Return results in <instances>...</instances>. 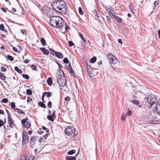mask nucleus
<instances>
[{
  "mask_svg": "<svg viewBox=\"0 0 160 160\" xmlns=\"http://www.w3.org/2000/svg\"><path fill=\"white\" fill-rule=\"evenodd\" d=\"M52 7L55 11L61 13L65 10L66 3L63 0L56 1L52 3Z\"/></svg>",
  "mask_w": 160,
  "mask_h": 160,
  "instance_id": "1",
  "label": "nucleus"
},
{
  "mask_svg": "<svg viewBox=\"0 0 160 160\" xmlns=\"http://www.w3.org/2000/svg\"><path fill=\"white\" fill-rule=\"evenodd\" d=\"M157 98L155 95L153 94H150L148 96L147 98V102L150 105L149 107L151 108L152 106L156 103Z\"/></svg>",
  "mask_w": 160,
  "mask_h": 160,
  "instance_id": "2",
  "label": "nucleus"
},
{
  "mask_svg": "<svg viewBox=\"0 0 160 160\" xmlns=\"http://www.w3.org/2000/svg\"><path fill=\"white\" fill-rule=\"evenodd\" d=\"M56 78L57 79V82L59 86L63 87L66 85L67 81L64 77L61 76L58 74L56 76Z\"/></svg>",
  "mask_w": 160,
  "mask_h": 160,
  "instance_id": "3",
  "label": "nucleus"
},
{
  "mask_svg": "<svg viewBox=\"0 0 160 160\" xmlns=\"http://www.w3.org/2000/svg\"><path fill=\"white\" fill-rule=\"evenodd\" d=\"M65 132L70 137L74 136L77 135L78 133V132L77 130H75L74 128L72 127V128H68L65 129Z\"/></svg>",
  "mask_w": 160,
  "mask_h": 160,
  "instance_id": "4",
  "label": "nucleus"
},
{
  "mask_svg": "<svg viewBox=\"0 0 160 160\" xmlns=\"http://www.w3.org/2000/svg\"><path fill=\"white\" fill-rule=\"evenodd\" d=\"M108 58L109 60V62L111 64H115L118 62V60L116 57L112 54L108 55Z\"/></svg>",
  "mask_w": 160,
  "mask_h": 160,
  "instance_id": "5",
  "label": "nucleus"
},
{
  "mask_svg": "<svg viewBox=\"0 0 160 160\" xmlns=\"http://www.w3.org/2000/svg\"><path fill=\"white\" fill-rule=\"evenodd\" d=\"M59 17L56 16H53L50 17V25L55 27L56 23L58 20H59Z\"/></svg>",
  "mask_w": 160,
  "mask_h": 160,
  "instance_id": "6",
  "label": "nucleus"
},
{
  "mask_svg": "<svg viewBox=\"0 0 160 160\" xmlns=\"http://www.w3.org/2000/svg\"><path fill=\"white\" fill-rule=\"evenodd\" d=\"M28 120V118H26L22 119L21 121V122L23 124V126L27 129H29L31 127V124L27 120Z\"/></svg>",
  "mask_w": 160,
  "mask_h": 160,
  "instance_id": "7",
  "label": "nucleus"
},
{
  "mask_svg": "<svg viewBox=\"0 0 160 160\" xmlns=\"http://www.w3.org/2000/svg\"><path fill=\"white\" fill-rule=\"evenodd\" d=\"M64 23V22L62 18L59 17V20H58L57 22L54 27L57 28L62 27Z\"/></svg>",
  "mask_w": 160,
  "mask_h": 160,
  "instance_id": "8",
  "label": "nucleus"
},
{
  "mask_svg": "<svg viewBox=\"0 0 160 160\" xmlns=\"http://www.w3.org/2000/svg\"><path fill=\"white\" fill-rule=\"evenodd\" d=\"M22 144H26L29 141V137L27 134L26 132L25 133H23L22 135Z\"/></svg>",
  "mask_w": 160,
  "mask_h": 160,
  "instance_id": "9",
  "label": "nucleus"
},
{
  "mask_svg": "<svg viewBox=\"0 0 160 160\" xmlns=\"http://www.w3.org/2000/svg\"><path fill=\"white\" fill-rule=\"evenodd\" d=\"M52 55L60 59L62 58L63 57V55L61 52L56 51H55L54 52L52 53Z\"/></svg>",
  "mask_w": 160,
  "mask_h": 160,
  "instance_id": "10",
  "label": "nucleus"
},
{
  "mask_svg": "<svg viewBox=\"0 0 160 160\" xmlns=\"http://www.w3.org/2000/svg\"><path fill=\"white\" fill-rule=\"evenodd\" d=\"M52 95V93L51 92H45L43 93L42 96V100L43 102H44V99L45 96L48 98L51 96Z\"/></svg>",
  "mask_w": 160,
  "mask_h": 160,
  "instance_id": "11",
  "label": "nucleus"
},
{
  "mask_svg": "<svg viewBox=\"0 0 160 160\" xmlns=\"http://www.w3.org/2000/svg\"><path fill=\"white\" fill-rule=\"evenodd\" d=\"M8 123L9 125V127L11 128H13L14 124L13 120L10 117H8Z\"/></svg>",
  "mask_w": 160,
  "mask_h": 160,
  "instance_id": "12",
  "label": "nucleus"
},
{
  "mask_svg": "<svg viewBox=\"0 0 160 160\" xmlns=\"http://www.w3.org/2000/svg\"><path fill=\"white\" fill-rule=\"evenodd\" d=\"M106 11L108 12L109 15L110 16H111L112 14H116V12H115L114 11L111 9H110V8H106Z\"/></svg>",
  "mask_w": 160,
  "mask_h": 160,
  "instance_id": "13",
  "label": "nucleus"
},
{
  "mask_svg": "<svg viewBox=\"0 0 160 160\" xmlns=\"http://www.w3.org/2000/svg\"><path fill=\"white\" fill-rule=\"evenodd\" d=\"M36 138L35 136H32L31 139V146H33L35 144L36 141Z\"/></svg>",
  "mask_w": 160,
  "mask_h": 160,
  "instance_id": "14",
  "label": "nucleus"
},
{
  "mask_svg": "<svg viewBox=\"0 0 160 160\" xmlns=\"http://www.w3.org/2000/svg\"><path fill=\"white\" fill-rule=\"evenodd\" d=\"M78 155L76 154L75 156H67L66 158V160H76V156Z\"/></svg>",
  "mask_w": 160,
  "mask_h": 160,
  "instance_id": "15",
  "label": "nucleus"
},
{
  "mask_svg": "<svg viewBox=\"0 0 160 160\" xmlns=\"http://www.w3.org/2000/svg\"><path fill=\"white\" fill-rule=\"evenodd\" d=\"M156 111L157 113L160 115V102H159L157 105Z\"/></svg>",
  "mask_w": 160,
  "mask_h": 160,
  "instance_id": "16",
  "label": "nucleus"
},
{
  "mask_svg": "<svg viewBox=\"0 0 160 160\" xmlns=\"http://www.w3.org/2000/svg\"><path fill=\"white\" fill-rule=\"evenodd\" d=\"M132 102L138 106L139 107H141V106L139 105V101L137 100H133L132 101Z\"/></svg>",
  "mask_w": 160,
  "mask_h": 160,
  "instance_id": "17",
  "label": "nucleus"
},
{
  "mask_svg": "<svg viewBox=\"0 0 160 160\" xmlns=\"http://www.w3.org/2000/svg\"><path fill=\"white\" fill-rule=\"evenodd\" d=\"M47 82L48 83V84L50 86H51L52 83V80L51 78L49 77L48 78V79L47 80Z\"/></svg>",
  "mask_w": 160,
  "mask_h": 160,
  "instance_id": "18",
  "label": "nucleus"
},
{
  "mask_svg": "<svg viewBox=\"0 0 160 160\" xmlns=\"http://www.w3.org/2000/svg\"><path fill=\"white\" fill-rule=\"evenodd\" d=\"M129 8L131 11L132 13H134V11H135L134 8L132 3H131L129 5Z\"/></svg>",
  "mask_w": 160,
  "mask_h": 160,
  "instance_id": "19",
  "label": "nucleus"
},
{
  "mask_svg": "<svg viewBox=\"0 0 160 160\" xmlns=\"http://www.w3.org/2000/svg\"><path fill=\"white\" fill-rule=\"evenodd\" d=\"M67 69L69 73H71L72 72L74 71L72 68L71 64L70 63H69V65L67 67Z\"/></svg>",
  "mask_w": 160,
  "mask_h": 160,
  "instance_id": "20",
  "label": "nucleus"
},
{
  "mask_svg": "<svg viewBox=\"0 0 160 160\" xmlns=\"http://www.w3.org/2000/svg\"><path fill=\"white\" fill-rule=\"evenodd\" d=\"M0 30L5 32H7V30L4 28V26L2 24L0 25Z\"/></svg>",
  "mask_w": 160,
  "mask_h": 160,
  "instance_id": "21",
  "label": "nucleus"
},
{
  "mask_svg": "<svg viewBox=\"0 0 160 160\" xmlns=\"http://www.w3.org/2000/svg\"><path fill=\"white\" fill-rule=\"evenodd\" d=\"M0 78L2 80L4 81L6 79V77L3 73L0 72Z\"/></svg>",
  "mask_w": 160,
  "mask_h": 160,
  "instance_id": "22",
  "label": "nucleus"
},
{
  "mask_svg": "<svg viewBox=\"0 0 160 160\" xmlns=\"http://www.w3.org/2000/svg\"><path fill=\"white\" fill-rule=\"evenodd\" d=\"M15 111H17V112L19 113L25 114V112H24L19 108L15 109Z\"/></svg>",
  "mask_w": 160,
  "mask_h": 160,
  "instance_id": "23",
  "label": "nucleus"
},
{
  "mask_svg": "<svg viewBox=\"0 0 160 160\" xmlns=\"http://www.w3.org/2000/svg\"><path fill=\"white\" fill-rule=\"evenodd\" d=\"M41 42L42 46H44L46 45V41L44 38H41Z\"/></svg>",
  "mask_w": 160,
  "mask_h": 160,
  "instance_id": "24",
  "label": "nucleus"
},
{
  "mask_svg": "<svg viewBox=\"0 0 160 160\" xmlns=\"http://www.w3.org/2000/svg\"><path fill=\"white\" fill-rule=\"evenodd\" d=\"M93 15L94 16V18L96 19H98L100 17L98 15L97 12L95 11L93 12Z\"/></svg>",
  "mask_w": 160,
  "mask_h": 160,
  "instance_id": "25",
  "label": "nucleus"
},
{
  "mask_svg": "<svg viewBox=\"0 0 160 160\" xmlns=\"http://www.w3.org/2000/svg\"><path fill=\"white\" fill-rule=\"evenodd\" d=\"M38 105L43 108H46V105L42 102H40L38 103Z\"/></svg>",
  "mask_w": 160,
  "mask_h": 160,
  "instance_id": "26",
  "label": "nucleus"
},
{
  "mask_svg": "<svg viewBox=\"0 0 160 160\" xmlns=\"http://www.w3.org/2000/svg\"><path fill=\"white\" fill-rule=\"evenodd\" d=\"M76 151L75 150H72L69 151L68 152V154L69 155H72L74 153H75L76 152Z\"/></svg>",
  "mask_w": 160,
  "mask_h": 160,
  "instance_id": "27",
  "label": "nucleus"
},
{
  "mask_svg": "<svg viewBox=\"0 0 160 160\" xmlns=\"http://www.w3.org/2000/svg\"><path fill=\"white\" fill-rule=\"evenodd\" d=\"M78 35L83 41L85 39L83 34L81 32H78Z\"/></svg>",
  "mask_w": 160,
  "mask_h": 160,
  "instance_id": "28",
  "label": "nucleus"
},
{
  "mask_svg": "<svg viewBox=\"0 0 160 160\" xmlns=\"http://www.w3.org/2000/svg\"><path fill=\"white\" fill-rule=\"evenodd\" d=\"M27 159V154H24L22 155L20 159V160H26Z\"/></svg>",
  "mask_w": 160,
  "mask_h": 160,
  "instance_id": "29",
  "label": "nucleus"
},
{
  "mask_svg": "<svg viewBox=\"0 0 160 160\" xmlns=\"http://www.w3.org/2000/svg\"><path fill=\"white\" fill-rule=\"evenodd\" d=\"M96 57H94L90 59V62L92 63H94L95 62V61L96 60Z\"/></svg>",
  "mask_w": 160,
  "mask_h": 160,
  "instance_id": "30",
  "label": "nucleus"
},
{
  "mask_svg": "<svg viewBox=\"0 0 160 160\" xmlns=\"http://www.w3.org/2000/svg\"><path fill=\"white\" fill-rule=\"evenodd\" d=\"M14 69L19 73H21L22 72V70L21 69H19L18 67L17 66H15V67Z\"/></svg>",
  "mask_w": 160,
  "mask_h": 160,
  "instance_id": "31",
  "label": "nucleus"
},
{
  "mask_svg": "<svg viewBox=\"0 0 160 160\" xmlns=\"http://www.w3.org/2000/svg\"><path fill=\"white\" fill-rule=\"evenodd\" d=\"M47 118V119L50 121H51L52 122L54 121V119L52 117V116L51 115H48Z\"/></svg>",
  "mask_w": 160,
  "mask_h": 160,
  "instance_id": "32",
  "label": "nucleus"
},
{
  "mask_svg": "<svg viewBox=\"0 0 160 160\" xmlns=\"http://www.w3.org/2000/svg\"><path fill=\"white\" fill-rule=\"evenodd\" d=\"M158 121L155 120H153L150 121V123L151 124H156L158 123Z\"/></svg>",
  "mask_w": 160,
  "mask_h": 160,
  "instance_id": "33",
  "label": "nucleus"
},
{
  "mask_svg": "<svg viewBox=\"0 0 160 160\" xmlns=\"http://www.w3.org/2000/svg\"><path fill=\"white\" fill-rule=\"evenodd\" d=\"M26 92L29 95H31L32 93V91L30 89H28L26 90Z\"/></svg>",
  "mask_w": 160,
  "mask_h": 160,
  "instance_id": "34",
  "label": "nucleus"
},
{
  "mask_svg": "<svg viewBox=\"0 0 160 160\" xmlns=\"http://www.w3.org/2000/svg\"><path fill=\"white\" fill-rule=\"evenodd\" d=\"M88 74L89 76L91 78H93V77L94 76V75L93 73L91 71H90V72H88Z\"/></svg>",
  "mask_w": 160,
  "mask_h": 160,
  "instance_id": "35",
  "label": "nucleus"
},
{
  "mask_svg": "<svg viewBox=\"0 0 160 160\" xmlns=\"http://www.w3.org/2000/svg\"><path fill=\"white\" fill-rule=\"evenodd\" d=\"M78 11L79 14L81 15H82L83 14V12L82 10V8L81 7H79L78 8Z\"/></svg>",
  "mask_w": 160,
  "mask_h": 160,
  "instance_id": "36",
  "label": "nucleus"
},
{
  "mask_svg": "<svg viewBox=\"0 0 160 160\" xmlns=\"http://www.w3.org/2000/svg\"><path fill=\"white\" fill-rule=\"evenodd\" d=\"M83 42H84V44L86 45L90 44H91V42L89 40H87L86 39L84 40Z\"/></svg>",
  "mask_w": 160,
  "mask_h": 160,
  "instance_id": "37",
  "label": "nucleus"
},
{
  "mask_svg": "<svg viewBox=\"0 0 160 160\" xmlns=\"http://www.w3.org/2000/svg\"><path fill=\"white\" fill-rule=\"evenodd\" d=\"M7 58L10 61H12L14 60L13 57L10 55H8L7 56Z\"/></svg>",
  "mask_w": 160,
  "mask_h": 160,
  "instance_id": "38",
  "label": "nucleus"
},
{
  "mask_svg": "<svg viewBox=\"0 0 160 160\" xmlns=\"http://www.w3.org/2000/svg\"><path fill=\"white\" fill-rule=\"evenodd\" d=\"M22 76L26 79H28L29 78V76L27 74H22Z\"/></svg>",
  "mask_w": 160,
  "mask_h": 160,
  "instance_id": "39",
  "label": "nucleus"
},
{
  "mask_svg": "<svg viewBox=\"0 0 160 160\" xmlns=\"http://www.w3.org/2000/svg\"><path fill=\"white\" fill-rule=\"evenodd\" d=\"M16 106L15 104V103L13 102H12L11 103V108L14 109V110H15V109H16V108H15Z\"/></svg>",
  "mask_w": 160,
  "mask_h": 160,
  "instance_id": "40",
  "label": "nucleus"
},
{
  "mask_svg": "<svg viewBox=\"0 0 160 160\" xmlns=\"http://www.w3.org/2000/svg\"><path fill=\"white\" fill-rule=\"evenodd\" d=\"M63 62L65 63H68L69 60L67 58H64L63 60Z\"/></svg>",
  "mask_w": 160,
  "mask_h": 160,
  "instance_id": "41",
  "label": "nucleus"
},
{
  "mask_svg": "<svg viewBox=\"0 0 160 160\" xmlns=\"http://www.w3.org/2000/svg\"><path fill=\"white\" fill-rule=\"evenodd\" d=\"M126 116H125V114H123L122 115L121 118L122 120L123 121H125L126 120Z\"/></svg>",
  "mask_w": 160,
  "mask_h": 160,
  "instance_id": "42",
  "label": "nucleus"
},
{
  "mask_svg": "<svg viewBox=\"0 0 160 160\" xmlns=\"http://www.w3.org/2000/svg\"><path fill=\"white\" fill-rule=\"evenodd\" d=\"M116 20L118 22H122V19L120 18L118 16L116 17Z\"/></svg>",
  "mask_w": 160,
  "mask_h": 160,
  "instance_id": "43",
  "label": "nucleus"
},
{
  "mask_svg": "<svg viewBox=\"0 0 160 160\" xmlns=\"http://www.w3.org/2000/svg\"><path fill=\"white\" fill-rule=\"evenodd\" d=\"M106 18H107V21L108 23H110L111 22V19L110 18L109 16H107Z\"/></svg>",
  "mask_w": 160,
  "mask_h": 160,
  "instance_id": "44",
  "label": "nucleus"
},
{
  "mask_svg": "<svg viewBox=\"0 0 160 160\" xmlns=\"http://www.w3.org/2000/svg\"><path fill=\"white\" fill-rule=\"evenodd\" d=\"M52 102L51 101H49L48 102V107L49 108H52Z\"/></svg>",
  "mask_w": 160,
  "mask_h": 160,
  "instance_id": "45",
  "label": "nucleus"
},
{
  "mask_svg": "<svg viewBox=\"0 0 160 160\" xmlns=\"http://www.w3.org/2000/svg\"><path fill=\"white\" fill-rule=\"evenodd\" d=\"M68 44L69 46L70 47L73 46L74 45V43L72 42V41H71L68 42Z\"/></svg>",
  "mask_w": 160,
  "mask_h": 160,
  "instance_id": "46",
  "label": "nucleus"
},
{
  "mask_svg": "<svg viewBox=\"0 0 160 160\" xmlns=\"http://www.w3.org/2000/svg\"><path fill=\"white\" fill-rule=\"evenodd\" d=\"M43 53L44 54L48 55L49 53L48 50L45 49Z\"/></svg>",
  "mask_w": 160,
  "mask_h": 160,
  "instance_id": "47",
  "label": "nucleus"
},
{
  "mask_svg": "<svg viewBox=\"0 0 160 160\" xmlns=\"http://www.w3.org/2000/svg\"><path fill=\"white\" fill-rule=\"evenodd\" d=\"M8 99L6 98H3L2 100V102L3 103H7L8 102Z\"/></svg>",
  "mask_w": 160,
  "mask_h": 160,
  "instance_id": "48",
  "label": "nucleus"
},
{
  "mask_svg": "<svg viewBox=\"0 0 160 160\" xmlns=\"http://www.w3.org/2000/svg\"><path fill=\"white\" fill-rule=\"evenodd\" d=\"M53 112L52 113V115H51L52 117L54 119H55L56 118V116L55 114V110H53Z\"/></svg>",
  "mask_w": 160,
  "mask_h": 160,
  "instance_id": "49",
  "label": "nucleus"
},
{
  "mask_svg": "<svg viewBox=\"0 0 160 160\" xmlns=\"http://www.w3.org/2000/svg\"><path fill=\"white\" fill-rule=\"evenodd\" d=\"M1 71L2 72H6L7 71V68H4L2 67H1Z\"/></svg>",
  "mask_w": 160,
  "mask_h": 160,
  "instance_id": "50",
  "label": "nucleus"
},
{
  "mask_svg": "<svg viewBox=\"0 0 160 160\" xmlns=\"http://www.w3.org/2000/svg\"><path fill=\"white\" fill-rule=\"evenodd\" d=\"M31 68L33 70H35L37 68V67L35 65H32L31 66Z\"/></svg>",
  "mask_w": 160,
  "mask_h": 160,
  "instance_id": "51",
  "label": "nucleus"
},
{
  "mask_svg": "<svg viewBox=\"0 0 160 160\" xmlns=\"http://www.w3.org/2000/svg\"><path fill=\"white\" fill-rule=\"evenodd\" d=\"M4 124V122L2 120H0V128Z\"/></svg>",
  "mask_w": 160,
  "mask_h": 160,
  "instance_id": "52",
  "label": "nucleus"
},
{
  "mask_svg": "<svg viewBox=\"0 0 160 160\" xmlns=\"http://www.w3.org/2000/svg\"><path fill=\"white\" fill-rule=\"evenodd\" d=\"M87 70L88 72L91 71V69L90 68V66L88 65L87 67Z\"/></svg>",
  "mask_w": 160,
  "mask_h": 160,
  "instance_id": "53",
  "label": "nucleus"
},
{
  "mask_svg": "<svg viewBox=\"0 0 160 160\" xmlns=\"http://www.w3.org/2000/svg\"><path fill=\"white\" fill-rule=\"evenodd\" d=\"M21 32L23 34H27L26 31L24 29L21 30Z\"/></svg>",
  "mask_w": 160,
  "mask_h": 160,
  "instance_id": "54",
  "label": "nucleus"
},
{
  "mask_svg": "<svg viewBox=\"0 0 160 160\" xmlns=\"http://www.w3.org/2000/svg\"><path fill=\"white\" fill-rule=\"evenodd\" d=\"M70 99V98L69 97H67L65 98L64 100L66 101H69Z\"/></svg>",
  "mask_w": 160,
  "mask_h": 160,
  "instance_id": "55",
  "label": "nucleus"
},
{
  "mask_svg": "<svg viewBox=\"0 0 160 160\" xmlns=\"http://www.w3.org/2000/svg\"><path fill=\"white\" fill-rule=\"evenodd\" d=\"M49 50H50V51H51V52H50V53L52 54V53H53V52H54L56 51L52 49L51 48H49Z\"/></svg>",
  "mask_w": 160,
  "mask_h": 160,
  "instance_id": "56",
  "label": "nucleus"
},
{
  "mask_svg": "<svg viewBox=\"0 0 160 160\" xmlns=\"http://www.w3.org/2000/svg\"><path fill=\"white\" fill-rule=\"evenodd\" d=\"M44 139L43 138V137H42L40 138V139L39 140V142L40 143L44 142Z\"/></svg>",
  "mask_w": 160,
  "mask_h": 160,
  "instance_id": "57",
  "label": "nucleus"
},
{
  "mask_svg": "<svg viewBox=\"0 0 160 160\" xmlns=\"http://www.w3.org/2000/svg\"><path fill=\"white\" fill-rule=\"evenodd\" d=\"M116 13L115 14H112L111 16H110L112 18H115L116 17Z\"/></svg>",
  "mask_w": 160,
  "mask_h": 160,
  "instance_id": "58",
  "label": "nucleus"
},
{
  "mask_svg": "<svg viewBox=\"0 0 160 160\" xmlns=\"http://www.w3.org/2000/svg\"><path fill=\"white\" fill-rule=\"evenodd\" d=\"M70 73L73 77H76V75L75 73L74 72V71L72 72L71 73Z\"/></svg>",
  "mask_w": 160,
  "mask_h": 160,
  "instance_id": "59",
  "label": "nucleus"
},
{
  "mask_svg": "<svg viewBox=\"0 0 160 160\" xmlns=\"http://www.w3.org/2000/svg\"><path fill=\"white\" fill-rule=\"evenodd\" d=\"M29 60H28V59H26L24 61V62L25 63H29Z\"/></svg>",
  "mask_w": 160,
  "mask_h": 160,
  "instance_id": "60",
  "label": "nucleus"
},
{
  "mask_svg": "<svg viewBox=\"0 0 160 160\" xmlns=\"http://www.w3.org/2000/svg\"><path fill=\"white\" fill-rule=\"evenodd\" d=\"M32 100V99L30 97H28V98L27 101L28 102H30Z\"/></svg>",
  "mask_w": 160,
  "mask_h": 160,
  "instance_id": "61",
  "label": "nucleus"
},
{
  "mask_svg": "<svg viewBox=\"0 0 160 160\" xmlns=\"http://www.w3.org/2000/svg\"><path fill=\"white\" fill-rule=\"evenodd\" d=\"M6 111L8 115V117H10V116L11 115V114H10V113L9 112V111L6 109Z\"/></svg>",
  "mask_w": 160,
  "mask_h": 160,
  "instance_id": "62",
  "label": "nucleus"
},
{
  "mask_svg": "<svg viewBox=\"0 0 160 160\" xmlns=\"http://www.w3.org/2000/svg\"><path fill=\"white\" fill-rule=\"evenodd\" d=\"M42 137H43L44 139H46L48 137V134H47L46 135L43 136Z\"/></svg>",
  "mask_w": 160,
  "mask_h": 160,
  "instance_id": "63",
  "label": "nucleus"
},
{
  "mask_svg": "<svg viewBox=\"0 0 160 160\" xmlns=\"http://www.w3.org/2000/svg\"><path fill=\"white\" fill-rule=\"evenodd\" d=\"M12 49L15 52H18L17 49L15 47H13Z\"/></svg>",
  "mask_w": 160,
  "mask_h": 160,
  "instance_id": "64",
  "label": "nucleus"
}]
</instances>
